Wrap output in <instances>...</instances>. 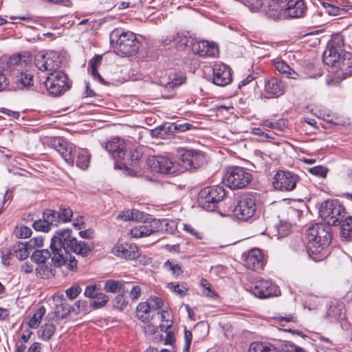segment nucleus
Here are the masks:
<instances>
[{
    "label": "nucleus",
    "mask_w": 352,
    "mask_h": 352,
    "mask_svg": "<svg viewBox=\"0 0 352 352\" xmlns=\"http://www.w3.org/2000/svg\"><path fill=\"white\" fill-rule=\"evenodd\" d=\"M71 229H60L52 238L50 248L52 252V262L54 266L60 267L69 260L71 270L77 268V261L69 253L74 252L83 257L92 251L94 247L85 241H78L72 236Z\"/></svg>",
    "instance_id": "f257e3e1"
},
{
    "label": "nucleus",
    "mask_w": 352,
    "mask_h": 352,
    "mask_svg": "<svg viewBox=\"0 0 352 352\" xmlns=\"http://www.w3.org/2000/svg\"><path fill=\"white\" fill-rule=\"evenodd\" d=\"M307 252L316 262L322 261L329 254L328 247L332 241L331 228L322 223H316L307 230Z\"/></svg>",
    "instance_id": "f03ea898"
},
{
    "label": "nucleus",
    "mask_w": 352,
    "mask_h": 352,
    "mask_svg": "<svg viewBox=\"0 0 352 352\" xmlns=\"http://www.w3.org/2000/svg\"><path fill=\"white\" fill-rule=\"evenodd\" d=\"M110 43L114 52L121 56L134 55L140 47L136 35L121 29H115L111 32Z\"/></svg>",
    "instance_id": "7ed1b4c3"
},
{
    "label": "nucleus",
    "mask_w": 352,
    "mask_h": 352,
    "mask_svg": "<svg viewBox=\"0 0 352 352\" xmlns=\"http://www.w3.org/2000/svg\"><path fill=\"white\" fill-rule=\"evenodd\" d=\"M346 209L338 199H328L322 202L319 209L320 217L329 226L340 224L346 216Z\"/></svg>",
    "instance_id": "20e7f679"
},
{
    "label": "nucleus",
    "mask_w": 352,
    "mask_h": 352,
    "mask_svg": "<svg viewBox=\"0 0 352 352\" xmlns=\"http://www.w3.org/2000/svg\"><path fill=\"white\" fill-rule=\"evenodd\" d=\"M225 196L226 191L222 186H207L199 192L198 205L207 211H214Z\"/></svg>",
    "instance_id": "39448f33"
},
{
    "label": "nucleus",
    "mask_w": 352,
    "mask_h": 352,
    "mask_svg": "<svg viewBox=\"0 0 352 352\" xmlns=\"http://www.w3.org/2000/svg\"><path fill=\"white\" fill-rule=\"evenodd\" d=\"M252 179V174L245 168H228L223 176L224 184L231 189H242L248 186Z\"/></svg>",
    "instance_id": "423d86ee"
},
{
    "label": "nucleus",
    "mask_w": 352,
    "mask_h": 352,
    "mask_svg": "<svg viewBox=\"0 0 352 352\" xmlns=\"http://www.w3.org/2000/svg\"><path fill=\"white\" fill-rule=\"evenodd\" d=\"M344 38L340 35H335L328 42L323 53V61L329 66H334L344 55Z\"/></svg>",
    "instance_id": "0eeeda50"
},
{
    "label": "nucleus",
    "mask_w": 352,
    "mask_h": 352,
    "mask_svg": "<svg viewBox=\"0 0 352 352\" xmlns=\"http://www.w3.org/2000/svg\"><path fill=\"white\" fill-rule=\"evenodd\" d=\"M45 85L49 94L55 96L61 95L70 87L68 77L62 71L50 73L45 79Z\"/></svg>",
    "instance_id": "6e6552de"
},
{
    "label": "nucleus",
    "mask_w": 352,
    "mask_h": 352,
    "mask_svg": "<svg viewBox=\"0 0 352 352\" xmlns=\"http://www.w3.org/2000/svg\"><path fill=\"white\" fill-rule=\"evenodd\" d=\"M256 210L255 199L252 195H246L242 196L238 201L233 210L234 216L242 221H248L251 219Z\"/></svg>",
    "instance_id": "1a4fd4ad"
},
{
    "label": "nucleus",
    "mask_w": 352,
    "mask_h": 352,
    "mask_svg": "<svg viewBox=\"0 0 352 352\" xmlns=\"http://www.w3.org/2000/svg\"><path fill=\"white\" fill-rule=\"evenodd\" d=\"M299 176L291 171L278 170L274 177L273 186L280 191L289 192L296 188Z\"/></svg>",
    "instance_id": "9d476101"
},
{
    "label": "nucleus",
    "mask_w": 352,
    "mask_h": 352,
    "mask_svg": "<svg viewBox=\"0 0 352 352\" xmlns=\"http://www.w3.org/2000/svg\"><path fill=\"white\" fill-rule=\"evenodd\" d=\"M62 63L60 55L54 51H48L44 54H37L35 65L41 71L58 72Z\"/></svg>",
    "instance_id": "9b49d317"
},
{
    "label": "nucleus",
    "mask_w": 352,
    "mask_h": 352,
    "mask_svg": "<svg viewBox=\"0 0 352 352\" xmlns=\"http://www.w3.org/2000/svg\"><path fill=\"white\" fill-rule=\"evenodd\" d=\"M49 145L55 149L67 164L74 163L76 155V148L74 144L63 138L54 137L49 140Z\"/></svg>",
    "instance_id": "f8f14e48"
},
{
    "label": "nucleus",
    "mask_w": 352,
    "mask_h": 352,
    "mask_svg": "<svg viewBox=\"0 0 352 352\" xmlns=\"http://www.w3.org/2000/svg\"><path fill=\"white\" fill-rule=\"evenodd\" d=\"M184 153L181 155V166L186 170L197 169L203 164L204 162V155L196 150H188L181 148Z\"/></svg>",
    "instance_id": "ddd939ff"
},
{
    "label": "nucleus",
    "mask_w": 352,
    "mask_h": 352,
    "mask_svg": "<svg viewBox=\"0 0 352 352\" xmlns=\"http://www.w3.org/2000/svg\"><path fill=\"white\" fill-rule=\"evenodd\" d=\"M212 72V82L218 86H226L232 80L231 69L224 63H215Z\"/></svg>",
    "instance_id": "4468645a"
},
{
    "label": "nucleus",
    "mask_w": 352,
    "mask_h": 352,
    "mask_svg": "<svg viewBox=\"0 0 352 352\" xmlns=\"http://www.w3.org/2000/svg\"><path fill=\"white\" fill-rule=\"evenodd\" d=\"M266 263L263 252L258 248L250 250L244 260V265L251 270H262Z\"/></svg>",
    "instance_id": "2eb2a0df"
},
{
    "label": "nucleus",
    "mask_w": 352,
    "mask_h": 352,
    "mask_svg": "<svg viewBox=\"0 0 352 352\" xmlns=\"http://www.w3.org/2000/svg\"><path fill=\"white\" fill-rule=\"evenodd\" d=\"M147 164L153 171L161 173H170L173 169V162L168 157L162 155L149 157Z\"/></svg>",
    "instance_id": "dca6fc26"
},
{
    "label": "nucleus",
    "mask_w": 352,
    "mask_h": 352,
    "mask_svg": "<svg viewBox=\"0 0 352 352\" xmlns=\"http://www.w3.org/2000/svg\"><path fill=\"white\" fill-rule=\"evenodd\" d=\"M112 252L117 256L129 260H134L139 257L140 250L138 247L133 243H120L116 245Z\"/></svg>",
    "instance_id": "f3484780"
},
{
    "label": "nucleus",
    "mask_w": 352,
    "mask_h": 352,
    "mask_svg": "<svg viewBox=\"0 0 352 352\" xmlns=\"http://www.w3.org/2000/svg\"><path fill=\"white\" fill-rule=\"evenodd\" d=\"M252 292L261 298H269L276 294V287L268 280L261 279L252 288Z\"/></svg>",
    "instance_id": "a211bd4d"
},
{
    "label": "nucleus",
    "mask_w": 352,
    "mask_h": 352,
    "mask_svg": "<svg viewBox=\"0 0 352 352\" xmlns=\"http://www.w3.org/2000/svg\"><path fill=\"white\" fill-rule=\"evenodd\" d=\"M33 85V75L28 71L15 72L11 81V87L14 90L28 89Z\"/></svg>",
    "instance_id": "6ab92c4d"
},
{
    "label": "nucleus",
    "mask_w": 352,
    "mask_h": 352,
    "mask_svg": "<svg viewBox=\"0 0 352 352\" xmlns=\"http://www.w3.org/2000/svg\"><path fill=\"white\" fill-rule=\"evenodd\" d=\"M104 148L113 159H123L125 155L126 143L120 138H113L107 142Z\"/></svg>",
    "instance_id": "aec40b11"
},
{
    "label": "nucleus",
    "mask_w": 352,
    "mask_h": 352,
    "mask_svg": "<svg viewBox=\"0 0 352 352\" xmlns=\"http://www.w3.org/2000/svg\"><path fill=\"white\" fill-rule=\"evenodd\" d=\"M192 50L200 56L215 57L219 52L217 46L207 41L195 42L192 45Z\"/></svg>",
    "instance_id": "412c9836"
},
{
    "label": "nucleus",
    "mask_w": 352,
    "mask_h": 352,
    "mask_svg": "<svg viewBox=\"0 0 352 352\" xmlns=\"http://www.w3.org/2000/svg\"><path fill=\"white\" fill-rule=\"evenodd\" d=\"M306 9L302 0H289L285 8V14L290 18L302 17Z\"/></svg>",
    "instance_id": "4be33fe9"
},
{
    "label": "nucleus",
    "mask_w": 352,
    "mask_h": 352,
    "mask_svg": "<svg viewBox=\"0 0 352 352\" xmlns=\"http://www.w3.org/2000/svg\"><path fill=\"white\" fill-rule=\"evenodd\" d=\"M265 91L271 97H278L285 93V86L276 78L272 77L265 80Z\"/></svg>",
    "instance_id": "5701e85b"
},
{
    "label": "nucleus",
    "mask_w": 352,
    "mask_h": 352,
    "mask_svg": "<svg viewBox=\"0 0 352 352\" xmlns=\"http://www.w3.org/2000/svg\"><path fill=\"white\" fill-rule=\"evenodd\" d=\"M327 317L331 322H337L345 318L346 309L342 302H332L327 311Z\"/></svg>",
    "instance_id": "b1692460"
},
{
    "label": "nucleus",
    "mask_w": 352,
    "mask_h": 352,
    "mask_svg": "<svg viewBox=\"0 0 352 352\" xmlns=\"http://www.w3.org/2000/svg\"><path fill=\"white\" fill-rule=\"evenodd\" d=\"M186 76L183 73H173L169 76V80L164 85L165 90H174L186 83Z\"/></svg>",
    "instance_id": "393cba45"
},
{
    "label": "nucleus",
    "mask_w": 352,
    "mask_h": 352,
    "mask_svg": "<svg viewBox=\"0 0 352 352\" xmlns=\"http://www.w3.org/2000/svg\"><path fill=\"white\" fill-rule=\"evenodd\" d=\"M274 67L280 74L285 76L288 78L297 79L299 74L295 72L290 66L283 60H277L274 62Z\"/></svg>",
    "instance_id": "a878e982"
},
{
    "label": "nucleus",
    "mask_w": 352,
    "mask_h": 352,
    "mask_svg": "<svg viewBox=\"0 0 352 352\" xmlns=\"http://www.w3.org/2000/svg\"><path fill=\"white\" fill-rule=\"evenodd\" d=\"M142 289L140 285L133 282H125L123 293H129L132 302H136L140 298Z\"/></svg>",
    "instance_id": "bb28decb"
},
{
    "label": "nucleus",
    "mask_w": 352,
    "mask_h": 352,
    "mask_svg": "<svg viewBox=\"0 0 352 352\" xmlns=\"http://www.w3.org/2000/svg\"><path fill=\"white\" fill-rule=\"evenodd\" d=\"M156 232L157 230L154 229L152 225L142 224L133 228L130 231V234L133 238L138 239L148 236Z\"/></svg>",
    "instance_id": "cd10ccee"
},
{
    "label": "nucleus",
    "mask_w": 352,
    "mask_h": 352,
    "mask_svg": "<svg viewBox=\"0 0 352 352\" xmlns=\"http://www.w3.org/2000/svg\"><path fill=\"white\" fill-rule=\"evenodd\" d=\"M248 352H280V349L268 342H253L250 345Z\"/></svg>",
    "instance_id": "c85d7f7f"
},
{
    "label": "nucleus",
    "mask_w": 352,
    "mask_h": 352,
    "mask_svg": "<svg viewBox=\"0 0 352 352\" xmlns=\"http://www.w3.org/2000/svg\"><path fill=\"white\" fill-rule=\"evenodd\" d=\"M32 245L29 243L18 242L12 246L13 254L19 260H25L30 255L29 248Z\"/></svg>",
    "instance_id": "c756f323"
},
{
    "label": "nucleus",
    "mask_w": 352,
    "mask_h": 352,
    "mask_svg": "<svg viewBox=\"0 0 352 352\" xmlns=\"http://www.w3.org/2000/svg\"><path fill=\"white\" fill-rule=\"evenodd\" d=\"M151 304L148 302H140L136 307V316L143 322H148L151 318Z\"/></svg>",
    "instance_id": "7c9ffc66"
},
{
    "label": "nucleus",
    "mask_w": 352,
    "mask_h": 352,
    "mask_svg": "<svg viewBox=\"0 0 352 352\" xmlns=\"http://www.w3.org/2000/svg\"><path fill=\"white\" fill-rule=\"evenodd\" d=\"M188 38L183 34H176L173 36H170L168 38L165 39L162 41L164 45H170L173 43V45L177 48H183L186 47L188 43Z\"/></svg>",
    "instance_id": "2f4dec72"
},
{
    "label": "nucleus",
    "mask_w": 352,
    "mask_h": 352,
    "mask_svg": "<svg viewBox=\"0 0 352 352\" xmlns=\"http://www.w3.org/2000/svg\"><path fill=\"white\" fill-rule=\"evenodd\" d=\"M56 331V324L54 320H51L50 314L46 318V322L41 327L40 331L41 332V336L43 340H49L52 338Z\"/></svg>",
    "instance_id": "473e14b6"
},
{
    "label": "nucleus",
    "mask_w": 352,
    "mask_h": 352,
    "mask_svg": "<svg viewBox=\"0 0 352 352\" xmlns=\"http://www.w3.org/2000/svg\"><path fill=\"white\" fill-rule=\"evenodd\" d=\"M76 153V166L81 169H87L90 163L91 155L87 149H80Z\"/></svg>",
    "instance_id": "72a5a7b5"
},
{
    "label": "nucleus",
    "mask_w": 352,
    "mask_h": 352,
    "mask_svg": "<svg viewBox=\"0 0 352 352\" xmlns=\"http://www.w3.org/2000/svg\"><path fill=\"white\" fill-rule=\"evenodd\" d=\"M145 150L144 146H137L130 151L129 160L131 165L135 166L140 164L141 160L145 157Z\"/></svg>",
    "instance_id": "f704fd0d"
},
{
    "label": "nucleus",
    "mask_w": 352,
    "mask_h": 352,
    "mask_svg": "<svg viewBox=\"0 0 352 352\" xmlns=\"http://www.w3.org/2000/svg\"><path fill=\"white\" fill-rule=\"evenodd\" d=\"M340 225L341 236L348 241H352V217L343 219Z\"/></svg>",
    "instance_id": "c9c22d12"
},
{
    "label": "nucleus",
    "mask_w": 352,
    "mask_h": 352,
    "mask_svg": "<svg viewBox=\"0 0 352 352\" xmlns=\"http://www.w3.org/2000/svg\"><path fill=\"white\" fill-rule=\"evenodd\" d=\"M102 56L100 55L95 56L89 62V65L91 67L92 76L98 79L102 84L106 85V82L98 73L97 68L101 64Z\"/></svg>",
    "instance_id": "e433bc0d"
},
{
    "label": "nucleus",
    "mask_w": 352,
    "mask_h": 352,
    "mask_svg": "<svg viewBox=\"0 0 352 352\" xmlns=\"http://www.w3.org/2000/svg\"><path fill=\"white\" fill-rule=\"evenodd\" d=\"M125 281H120L116 280H107L105 282L104 289L107 292L117 293L118 292H123Z\"/></svg>",
    "instance_id": "4c0bfd02"
},
{
    "label": "nucleus",
    "mask_w": 352,
    "mask_h": 352,
    "mask_svg": "<svg viewBox=\"0 0 352 352\" xmlns=\"http://www.w3.org/2000/svg\"><path fill=\"white\" fill-rule=\"evenodd\" d=\"M46 312L45 308L43 306L39 307L30 319L28 325L32 329H36L41 324V322Z\"/></svg>",
    "instance_id": "58836bf2"
},
{
    "label": "nucleus",
    "mask_w": 352,
    "mask_h": 352,
    "mask_svg": "<svg viewBox=\"0 0 352 352\" xmlns=\"http://www.w3.org/2000/svg\"><path fill=\"white\" fill-rule=\"evenodd\" d=\"M43 218L46 219V221L52 226H57L60 222V214L58 211L46 209L43 212Z\"/></svg>",
    "instance_id": "ea45409f"
},
{
    "label": "nucleus",
    "mask_w": 352,
    "mask_h": 352,
    "mask_svg": "<svg viewBox=\"0 0 352 352\" xmlns=\"http://www.w3.org/2000/svg\"><path fill=\"white\" fill-rule=\"evenodd\" d=\"M72 307L65 302H61L59 305H57L54 311L56 319H63L67 317L71 312Z\"/></svg>",
    "instance_id": "a19ab883"
},
{
    "label": "nucleus",
    "mask_w": 352,
    "mask_h": 352,
    "mask_svg": "<svg viewBox=\"0 0 352 352\" xmlns=\"http://www.w3.org/2000/svg\"><path fill=\"white\" fill-rule=\"evenodd\" d=\"M6 67L11 70L19 72V68L22 67L21 57L20 55H13L10 56L6 63Z\"/></svg>",
    "instance_id": "79ce46f5"
},
{
    "label": "nucleus",
    "mask_w": 352,
    "mask_h": 352,
    "mask_svg": "<svg viewBox=\"0 0 352 352\" xmlns=\"http://www.w3.org/2000/svg\"><path fill=\"white\" fill-rule=\"evenodd\" d=\"M108 301V297L104 294H97L93 299H90V305L95 308H100L105 305Z\"/></svg>",
    "instance_id": "37998d69"
},
{
    "label": "nucleus",
    "mask_w": 352,
    "mask_h": 352,
    "mask_svg": "<svg viewBox=\"0 0 352 352\" xmlns=\"http://www.w3.org/2000/svg\"><path fill=\"white\" fill-rule=\"evenodd\" d=\"M51 256L47 250H36L32 254V258L36 263H44Z\"/></svg>",
    "instance_id": "c03bdc74"
},
{
    "label": "nucleus",
    "mask_w": 352,
    "mask_h": 352,
    "mask_svg": "<svg viewBox=\"0 0 352 352\" xmlns=\"http://www.w3.org/2000/svg\"><path fill=\"white\" fill-rule=\"evenodd\" d=\"M341 69L344 78L352 76V57L344 58Z\"/></svg>",
    "instance_id": "a18cd8bd"
},
{
    "label": "nucleus",
    "mask_w": 352,
    "mask_h": 352,
    "mask_svg": "<svg viewBox=\"0 0 352 352\" xmlns=\"http://www.w3.org/2000/svg\"><path fill=\"white\" fill-rule=\"evenodd\" d=\"M128 305V300H126L124 293L122 292V294H118L113 300V307L120 310L123 311L125 309Z\"/></svg>",
    "instance_id": "49530a36"
},
{
    "label": "nucleus",
    "mask_w": 352,
    "mask_h": 352,
    "mask_svg": "<svg viewBox=\"0 0 352 352\" xmlns=\"http://www.w3.org/2000/svg\"><path fill=\"white\" fill-rule=\"evenodd\" d=\"M58 212V214H60V222H67L71 221L73 212L70 208L65 206H61L59 208Z\"/></svg>",
    "instance_id": "de8ad7c7"
},
{
    "label": "nucleus",
    "mask_w": 352,
    "mask_h": 352,
    "mask_svg": "<svg viewBox=\"0 0 352 352\" xmlns=\"http://www.w3.org/2000/svg\"><path fill=\"white\" fill-rule=\"evenodd\" d=\"M323 6L327 9V12L330 15L340 16L346 13L345 8H340L328 3H324Z\"/></svg>",
    "instance_id": "09e8293b"
},
{
    "label": "nucleus",
    "mask_w": 352,
    "mask_h": 352,
    "mask_svg": "<svg viewBox=\"0 0 352 352\" xmlns=\"http://www.w3.org/2000/svg\"><path fill=\"white\" fill-rule=\"evenodd\" d=\"M291 226L287 223H280L275 226L278 238H282L289 234Z\"/></svg>",
    "instance_id": "8fccbe9b"
},
{
    "label": "nucleus",
    "mask_w": 352,
    "mask_h": 352,
    "mask_svg": "<svg viewBox=\"0 0 352 352\" xmlns=\"http://www.w3.org/2000/svg\"><path fill=\"white\" fill-rule=\"evenodd\" d=\"M33 227L36 230L42 232H48L51 229V226L44 218L34 221Z\"/></svg>",
    "instance_id": "3c124183"
},
{
    "label": "nucleus",
    "mask_w": 352,
    "mask_h": 352,
    "mask_svg": "<svg viewBox=\"0 0 352 352\" xmlns=\"http://www.w3.org/2000/svg\"><path fill=\"white\" fill-rule=\"evenodd\" d=\"M309 172L313 175L324 178L327 176L328 169L322 166H317L309 168Z\"/></svg>",
    "instance_id": "603ef678"
},
{
    "label": "nucleus",
    "mask_w": 352,
    "mask_h": 352,
    "mask_svg": "<svg viewBox=\"0 0 352 352\" xmlns=\"http://www.w3.org/2000/svg\"><path fill=\"white\" fill-rule=\"evenodd\" d=\"M164 267L166 270L172 272L173 275L175 276H178L182 272L181 267L178 264L173 263L169 260L165 262Z\"/></svg>",
    "instance_id": "864d4df0"
},
{
    "label": "nucleus",
    "mask_w": 352,
    "mask_h": 352,
    "mask_svg": "<svg viewBox=\"0 0 352 352\" xmlns=\"http://www.w3.org/2000/svg\"><path fill=\"white\" fill-rule=\"evenodd\" d=\"M151 304V309L157 310L162 308L164 305V301L161 298L155 296H151L146 301Z\"/></svg>",
    "instance_id": "5fc2aeb1"
},
{
    "label": "nucleus",
    "mask_w": 352,
    "mask_h": 352,
    "mask_svg": "<svg viewBox=\"0 0 352 352\" xmlns=\"http://www.w3.org/2000/svg\"><path fill=\"white\" fill-rule=\"evenodd\" d=\"M183 229L185 232L195 236L197 239H203L202 233L197 230L192 225L183 223Z\"/></svg>",
    "instance_id": "6e6d98bb"
},
{
    "label": "nucleus",
    "mask_w": 352,
    "mask_h": 352,
    "mask_svg": "<svg viewBox=\"0 0 352 352\" xmlns=\"http://www.w3.org/2000/svg\"><path fill=\"white\" fill-rule=\"evenodd\" d=\"M241 1L252 11L258 10L263 5L261 0H241Z\"/></svg>",
    "instance_id": "4d7b16f0"
},
{
    "label": "nucleus",
    "mask_w": 352,
    "mask_h": 352,
    "mask_svg": "<svg viewBox=\"0 0 352 352\" xmlns=\"http://www.w3.org/2000/svg\"><path fill=\"white\" fill-rule=\"evenodd\" d=\"M168 287L173 292L179 294L181 296H185L187 292V288L184 285H180L173 283H168Z\"/></svg>",
    "instance_id": "13d9d810"
},
{
    "label": "nucleus",
    "mask_w": 352,
    "mask_h": 352,
    "mask_svg": "<svg viewBox=\"0 0 352 352\" xmlns=\"http://www.w3.org/2000/svg\"><path fill=\"white\" fill-rule=\"evenodd\" d=\"M12 256H14L12 248H3L1 251L2 263L5 265H8L10 264V260Z\"/></svg>",
    "instance_id": "bf43d9fd"
},
{
    "label": "nucleus",
    "mask_w": 352,
    "mask_h": 352,
    "mask_svg": "<svg viewBox=\"0 0 352 352\" xmlns=\"http://www.w3.org/2000/svg\"><path fill=\"white\" fill-rule=\"evenodd\" d=\"M80 292L81 288L80 286L74 285L66 290V295L69 299L74 300Z\"/></svg>",
    "instance_id": "052dcab7"
},
{
    "label": "nucleus",
    "mask_w": 352,
    "mask_h": 352,
    "mask_svg": "<svg viewBox=\"0 0 352 352\" xmlns=\"http://www.w3.org/2000/svg\"><path fill=\"white\" fill-rule=\"evenodd\" d=\"M118 4L117 5L118 9H125L127 8H135L136 7L139 3H140V0H128L127 1H118Z\"/></svg>",
    "instance_id": "680f3d73"
},
{
    "label": "nucleus",
    "mask_w": 352,
    "mask_h": 352,
    "mask_svg": "<svg viewBox=\"0 0 352 352\" xmlns=\"http://www.w3.org/2000/svg\"><path fill=\"white\" fill-rule=\"evenodd\" d=\"M185 344L184 346V352H188L192 340V334L190 331L185 330L184 331Z\"/></svg>",
    "instance_id": "e2e57ef3"
},
{
    "label": "nucleus",
    "mask_w": 352,
    "mask_h": 352,
    "mask_svg": "<svg viewBox=\"0 0 352 352\" xmlns=\"http://www.w3.org/2000/svg\"><path fill=\"white\" fill-rule=\"evenodd\" d=\"M12 192L9 190H6L3 201H1L0 200V203H2L1 208L0 209V214H1L3 209L8 206L9 203L12 201Z\"/></svg>",
    "instance_id": "0e129e2a"
},
{
    "label": "nucleus",
    "mask_w": 352,
    "mask_h": 352,
    "mask_svg": "<svg viewBox=\"0 0 352 352\" xmlns=\"http://www.w3.org/2000/svg\"><path fill=\"white\" fill-rule=\"evenodd\" d=\"M280 352H305L302 348L293 344H285L281 349Z\"/></svg>",
    "instance_id": "69168bd1"
},
{
    "label": "nucleus",
    "mask_w": 352,
    "mask_h": 352,
    "mask_svg": "<svg viewBox=\"0 0 352 352\" xmlns=\"http://www.w3.org/2000/svg\"><path fill=\"white\" fill-rule=\"evenodd\" d=\"M274 319L278 322H296L297 318L294 314H289L285 316H277L274 317Z\"/></svg>",
    "instance_id": "338daca9"
},
{
    "label": "nucleus",
    "mask_w": 352,
    "mask_h": 352,
    "mask_svg": "<svg viewBox=\"0 0 352 352\" xmlns=\"http://www.w3.org/2000/svg\"><path fill=\"white\" fill-rule=\"evenodd\" d=\"M201 285L204 288V294L209 297L216 296L215 292L211 289L210 283L206 279H201Z\"/></svg>",
    "instance_id": "774afa93"
}]
</instances>
